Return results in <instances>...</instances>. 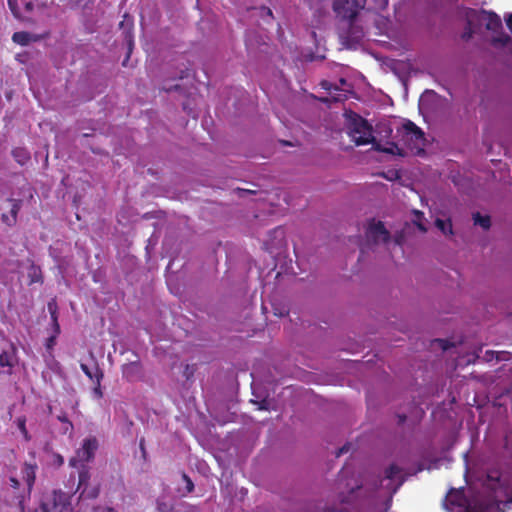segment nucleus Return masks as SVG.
I'll use <instances>...</instances> for the list:
<instances>
[{"mask_svg": "<svg viewBox=\"0 0 512 512\" xmlns=\"http://www.w3.org/2000/svg\"><path fill=\"white\" fill-rule=\"evenodd\" d=\"M473 220L475 225H479L485 230L491 226V219L488 215L482 216L479 212H476L473 214Z\"/></svg>", "mask_w": 512, "mask_h": 512, "instance_id": "obj_18", "label": "nucleus"}, {"mask_svg": "<svg viewBox=\"0 0 512 512\" xmlns=\"http://www.w3.org/2000/svg\"><path fill=\"white\" fill-rule=\"evenodd\" d=\"M505 507L512 505V491L508 493L507 500L503 503Z\"/></svg>", "mask_w": 512, "mask_h": 512, "instance_id": "obj_34", "label": "nucleus"}, {"mask_svg": "<svg viewBox=\"0 0 512 512\" xmlns=\"http://www.w3.org/2000/svg\"><path fill=\"white\" fill-rule=\"evenodd\" d=\"M401 472V469L396 464H391L385 470V479L392 481Z\"/></svg>", "mask_w": 512, "mask_h": 512, "instance_id": "obj_25", "label": "nucleus"}, {"mask_svg": "<svg viewBox=\"0 0 512 512\" xmlns=\"http://www.w3.org/2000/svg\"><path fill=\"white\" fill-rule=\"evenodd\" d=\"M506 25L512 31V14H509L506 18Z\"/></svg>", "mask_w": 512, "mask_h": 512, "instance_id": "obj_35", "label": "nucleus"}, {"mask_svg": "<svg viewBox=\"0 0 512 512\" xmlns=\"http://www.w3.org/2000/svg\"><path fill=\"white\" fill-rule=\"evenodd\" d=\"M142 367L139 361L123 365L122 374L128 381H134L141 375Z\"/></svg>", "mask_w": 512, "mask_h": 512, "instance_id": "obj_6", "label": "nucleus"}, {"mask_svg": "<svg viewBox=\"0 0 512 512\" xmlns=\"http://www.w3.org/2000/svg\"><path fill=\"white\" fill-rule=\"evenodd\" d=\"M348 451H349V448H348L346 445H344L343 447H341V448L338 450V452H337V456H339V455H341V454H343V453H347Z\"/></svg>", "mask_w": 512, "mask_h": 512, "instance_id": "obj_38", "label": "nucleus"}, {"mask_svg": "<svg viewBox=\"0 0 512 512\" xmlns=\"http://www.w3.org/2000/svg\"><path fill=\"white\" fill-rule=\"evenodd\" d=\"M424 132L412 121H407L402 126V141L411 149L422 151L424 144Z\"/></svg>", "mask_w": 512, "mask_h": 512, "instance_id": "obj_3", "label": "nucleus"}, {"mask_svg": "<svg viewBox=\"0 0 512 512\" xmlns=\"http://www.w3.org/2000/svg\"><path fill=\"white\" fill-rule=\"evenodd\" d=\"M503 450L507 456L512 457V428L504 436Z\"/></svg>", "mask_w": 512, "mask_h": 512, "instance_id": "obj_20", "label": "nucleus"}, {"mask_svg": "<svg viewBox=\"0 0 512 512\" xmlns=\"http://www.w3.org/2000/svg\"><path fill=\"white\" fill-rule=\"evenodd\" d=\"M39 39H40V36L31 34L29 32H25V31L15 32L12 35L13 42H15L21 46H26L30 42H35V41H38Z\"/></svg>", "mask_w": 512, "mask_h": 512, "instance_id": "obj_11", "label": "nucleus"}, {"mask_svg": "<svg viewBox=\"0 0 512 512\" xmlns=\"http://www.w3.org/2000/svg\"><path fill=\"white\" fill-rule=\"evenodd\" d=\"M48 409H49V412L51 413L52 412V407L49 406Z\"/></svg>", "mask_w": 512, "mask_h": 512, "instance_id": "obj_53", "label": "nucleus"}, {"mask_svg": "<svg viewBox=\"0 0 512 512\" xmlns=\"http://www.w3.org/2000/svg\"><path fill=\"white\" fill-rule=\"evenodd\" d=\"M366 236L368 239L377 243L378 241H382L387 243L390 240V233L385 228L382 221L371 220L368 224V228L366 231Z\"/></svg>", "mask_w": 512, "mask_h": 512, "instance_id": "obj_5", "label": "nucleus"}, {"mask_svg": "<svg viewBox=\"0 0 512 512\" xmlns=\"http://www.w3.org/2000/svg\"><path fill=\"white\" fill-rule=\"evenodd\" d=\"M22 473H23V479L25 480V482L28 486V490L30 492L35 483V479H36V466L25 463V465L22 469Z\"/></svg>", "mask_w": 512, "mask_h": 512, "instance_id": "obj_13", "label": "nucleus"}, {"mask_svg": "<svg viewBox=\"0 0 512 512\" xmlns=\"http://www.w3.org/2000/svg\"><path fill=\"white\" fill-rule=\"evenodd\" d=\"M12 156L20 165H24L30 160V154L25 148L13 149Z\"/></svg>", "mask_w": 512, "mask_h": 512, "instance_id": "obj_15", "label": "nucleus"}, {"mask_svg": "<svg viewBox=\"0 0 512 512\" xmlns=\"http://www.w3.org/2000/svg\"><path fill=\"white\" fill-rule=\"evenodd\" d=\"M416 225H417L419 230H421L423 232H426L427 229H426V227L422 223L418 222V223H416Z\"/></svg>", "mask_w": 512, "mask_h": 512, "instance_id": "obj_42", "label": "nucleus"}, {"mask_svg": "<svg viewBox=\"0 0 512 512\" xmlns=\"http://www.w3.org/2000/svg\"><path fill=\"white\" fill-rule=\"evenodd\" d=\"M103 378L104 377H102V375L99 373L96 376V381L93 382L94 383L93 394L97 399H101L103 397V392H102V388H101V382H102Z\"/></svg>", "mask_w": 512, "mask_h": 512, "instance_id": "obj_26", "label": "nucleus"}, {"mask_svg": "<svg viewBox=\"0 0 512 512\" xmlns=\"http://www.w3.org/2000/svg\"><path fill=\"white\" fill-rule=\"evenodd\" d=\"M381 483H382V480L377 481L373 491H376L378 489V487H379V484H381Z\"/></svg>", "mask_w": 512, "mask_h": 512, "instance_id": "obj_46", "label": "nucleus"}, {"mask_svg": "<svg viewBox=\"0 0 512 512\" xmlns=\"http://www.w3.org/2000/svg\"><path fill=\"white\" fill-rule=\"evenodd\" d=\"M16 363V348L11 345L9 351H3L0 354V366L12 369Z\"/></svg>", "mask_w": 512, "mask_h": 512, "instance_id": "obj_12", "label": "nucleus"}, {"mask_svg": "<svg viewBox=\"0 0 512 512\" xmlns=\"http://www.w3.org/2000/svg\"><path fill=\"white\" fill-rule=\"evenodd\" d=\"M399 423L402 424L406 421V415H398Z\"/></svg>", "mask_w": 512, "mask_h": 512, "instance_id": "obj_44", "label": "nucleus"}, {"mask_svg": "<svg viewBox=\"0 0 512 512\" xmlns=\"http://www.w3.org/2000/svg\"><path fill=\"white\" fill-rule=\"evenodd\" d=\"M263 11H265V13L269 16V17H273V13L271 11L270 8H267V7H263L262 8Z\"/></svg>", "mask_w": 512, "mask_h": 512, "instance_id": "obj_40", "label": "nucleus"}, {"mask_svg": "<svg viewBox=\"0 0 512 512\" xmlns=\"http://www.w3.org/2000/svg\"><path fill=\"white\" fill-rule=\"evenodd\" d=\"M90 479V473L89 469L84 466L82 470L79 472V482H78V489H81L84 486H87L89 484Z\"/></svg>", "mask_w": 512, "mask_h": 512, "instance_id": "obj_24", "label": "nucleus"}, {"mask_svg": "<svg viewBox=\"0 0 512 512\" xmlns=\"http://www.w3.org/2000/svg\"><path fill=\"white\" fill-rule=\"evenodd\" d=\"M28 277L30 279V284L43 282L42 271L40 267L36 266L35 264L30 266Z\"/></svg>", "mask_w": 512, "mask_h": 512, "instance_id": "obj_16", "label": "nucleus"}, {"mask_svg": "<svg viewBox=\"0 0 512 512\" xmlns=\"http://www.w3.org/2000/svg\"><path fill=\"white\" fill-rule=\"evenodd\" d=\"M98 449V441L95 437H89L83 440L82 446L76 451V458L70 459V465L76 466L78 461L90 462Z\"/></svg>", "mask_w": 512, "mask_h": 512, "instance_id": "obj_4", "label": "nucleus"}, {"mask_svg": "<svg viewBox=\"0 0 512 512\" xmlns=\"http://www.w3.org/2000/svg\"><path fill=\"white\" fill-rule=\"evenodd\" d=\"M372 144H373L374 150H376V151L391 154V155L404 156L403 149L398 147V145L395 142H387L385 145H382L381 143L374 140Z\"/></svg>", "mask_w": 512, "mask_h": 512, "instance_id": "obj_8", "label": "nucleus"}, {"mask_svg": "<svg viewBox=\"0 0 512 512\" xmlns=\"http://www.w3.org/2000/svg\"><path fill=\"white\" fill-rule=\"evenodd\" d=\"M107 512H117V511H115L113 508H108Z\"/></svg>", "mask_w": 512, "mask_h": 512, "instance_id": "obj_49", "label": "nucleus"}, {"mask_svg": "<svg viewBox=\"0 0 512 512\" xmlns=\"http://www.w3.org/2000/svg\"><path fill=\"white\" fill-rule=\"evenodd\" d=\"M401 485V482L398 483L396 486H393V487H389V490L391 491V493H396L397 489L399 488V486Z\"/></svg>", "mask_w": 512, "mask_h": 512, "instance_id": "obj_41", "label": "nucleus"}, {"mask_svg": "<svg viewBox=\"0 0 512 512\" xmlns=\"http://www.w3.org/2000/svg\"><path fill=\"white\" fill-rule=\"evenodd\" d=\"M11 482H12V486H13L14 488H17V487H18L19 482H18V480H17V479H15V478H11Z\"/></svg>", "mask_w": 512, "mask_h": 512, "instance_id": "obj_45", "label": "nucleus"}, {"mask_svg": "<svg viewBox=\"0 0 512 512\" xmlns=\"http://www.w3.org/2000/svg\"><path fill=\"white\" fill-rule=\"evenodd\" d=\"M462 500V494L460 491L451 489L446 496V502L456 506H462L460 501Z\"/></svg>", "mask_w": 512, "mask_h": 512, "instance_id": "obj_21", "label": "nucleus"}, {"mask_svg": "<svg viewBox=\"0 0 512 512\" xmlns=\"http://www.w3.org/2000/svg\"><path fill=\"white\" fill-rule=\"evenodd\" d=\"M139 447L141 449V452L143 454V456L145 457V454H146V449H145V439L144 438H141L140 441H139Z\"/></svg>", "mask_w": 512, "mask_h": 512, "instance_id": "obj_33", "label": "nucleus"}, {"mask_svg": "<svg viewBox=\"0 0 512 512\" xmlns=\"http://www.w3.org/2000/svg\"><path fill=\"white\" fill-rule=\"evenodd\" d=\"M264 402H265V401H263V402H262V404H261V406H260V409H266V406H264Z\"/></svg>", "mask_w": 512, "mask_h": 512, "instance_id": "obj_48", "label": "nucleus"}, {"mask_svg": "<svg viewBox=\"0 0 512 512\" xmlns=\"http://www.w3.org/2000/svg\"><path fill=\"white\" fill-rule=\"evenodd\" d=\"M47 307H48V311L50 313L51 320H52V323L54 326V331L56 332V334H59L60 326L58 323V313H57L58 307H57L56 301L55 300L49 301Z\"/></svg>", "mask_w": 512, "mask_h": 512, "instance_id": "obj_14", "label": "nucleus"}, {"mask_svg": "<svg viewBox=\"0 0 512 512\" xmlns=\"http://www.w3.org/2000/svg\"><path fill=\"white\" fill-rule=\"evenodd\" d=\"M81 489L80 498L95 499L98 497L100 492L98 486L89 487V484Z\"/></svg>", "mask_w": 512, "mask_h": 512, "instance_id": "obj_17", "label": "nucleus"}, {"mask_svg": "<svg viewBox=\"0 0 512 512\" xmlns=\"http://www.w3.org/2000/svg\"><path fill=\"white\" fill-rule=\"evenodd\" d=\"M74 429H68V425L67 424H63V427H62V432L63 434H72Z\"/></svg>", "mask_w": 512, "mask_h": 512, "instance_id": "obj_36", "label": "nucleus"}, {"mask_svg": "<svg viewBox=\"0 0 512 512\" xmlns=\"http://www.w3.org/2000/svg\"><path fill=\"white\" fill-rule=\"evenodd\" d=\"M12 201V207H11V215H12V222L15 223L17 219V214L20 210V201L19 200H11Z\"/></svg>", "mask_w": 512, "mask_h": 512, "instance_id": "obj_28", "label": "nucleus"}, {"mask_svg": "<svg viewBox=\"0 0 512 512\" xmlns=\"http://www.w3.org/2000/svg\"><path fill=\"white\" fill-rule=\"evenodd\" d=\"M348 134L357 146L373 143L372 126L360 115L350 112L347 115Z\"/></svg>", "mask_w": 512, "mask_h": 512, "instance_id": "obj_1", "label": "nucleus"}, {"mask_svg": "<svg viewBox=\"0 0 512 512\" xmlns=\"http://www.w3.org/2000/svg\"><path fill=\"white\" fill-rule=\"evenodd\" d=\"M321 87L323 89H325V90L331 91L332 88H333V85L330 82H328V81H322L321 82Z\"/></svg>", "mask_w": 512, "mask_h": 512, "instance_id": "obj_32", "label": "nucleus"}, {"mask_svg": "<svg viewBox=\"0 0 512 512\" xmlns=\"http://www.w3.org/2000/svg\"><path fill=\"white\" fill-rule=\"evenodd\" d=\"M283 144H284V145H290V143H289V142H287V141H283Z\"/></svg>", "mask_w": 512, "mask_h": 512, "instance_id": "obj_50", "label": "nucleus"}, {"mask_svg": "<svg viewBox=\"0 0 512 512\" xmlns=\"http://www.w3.org/2000/svg\"><path fill=\"white\" fill-rule=\"evenodd\" d=\"M435 225L438 229H440L444 234H453L452 231V223L450 220H442V219H436Z\"/></svg>", "mask_w": 512, "mask_h": 512, "instance_id": "obj_23", "label": "nucleus"}, {"mask_svg": "<svg viewBox=\"0 0 512 512\" xmlns=\"http://www.w3.org/2000/svg\"><path fill=\"white\" fill-rule=\"evenodd\" d=\"M21 511H22V512H25V510H24V506H23V505H21Z\"/></svg>", "mask_w": 512, "mask_h": 512, "instance_id": "obj_52", "label": "nucleus"}, {"mask_svg": "<svg viewBox=\"0 0 512 512\" xmlns=\"http://www.w3.org/2000/svg\"><path fill=\"white\" fill-rule=\"evenodd\" d=\"M362 489H363L362 486H357L356 489H352L351 492H350L351 497H353L354 495L358 494L360 491H362Z\"/></svg>", "mask_w": 512, "mask_h": 512, "instance_id": "obj_37", "label": "nucleus"}, {"mask_svg": "<svg viewBox=\"0 0 512 512\" xmlns=\"http://www.w3.org/2000/svg\"><path fill=\"white\" fill-rule=\"evenodd\" d=\"M482 14L486 16L485 27L487 30L498 32L502 29L501 19L495 12L482 10Z\"/></svg>", "mask_w": 512, "mask_h": 512, "instance_id": "obj_7", "label": "nucleus"}, {"mask_svg": "<svg viewBox=\"0 0 512 512\" xmlns=\"http://www.w3.org/2000/svg\"><path fill=\"white\" fill-rule=\"evenodd\" d=\"M348 5H349L348 0H340V1H336L333 4V8H334L335 12H337L338 14H341L342 9L347 7L345 13L343 14V17L348 19L352 23L357 17V11L349 8Z\"/></svg>", "mask_w": 512, "mask_h": 512, "instance_id": "obj_9", "label": "nucleus"}, {"mask_svg": "<svg viewBox=\"0 0 512 512\" xmlns=\"http://www.w3.org/2000/svg\"><path fill=\"white\" fill-rule=\"evenodd\" d=\"M15 422H16L17 427L20 430L21 434L23 435V438L25 439V441H27V442L30 441L31 436L26 428V417L20 416L16 419Z\"/></svg>", "mask_w": 512, "mask_h": 512, "instance_id": "obj_19", "label": "nucleus"}, {"mask_svg": "<svg viewBox=\"0 0 512 512\" xmlns=\"http://www.w3.org/2000/svg\"><path fill=\"white\" fill-rule=\"evenodd\" d=\"M9 9L11 10L12 14L16 17H20V11L18 7V0H7Z\"/></svg>", "mask_w": 512, "mask_h": 512, "instance_id": "obj_27", "label": "nucleus"}, {"mask_svg": "<svg viewBox=\"0 0 512 512\" xmlns=\"http://www.w3.org/2000/svg\"><path fill=\"white\" fill-rule=\"evenodd\" d=\"M496 509V506L493 504V505H490L488 510L491 511V512H494Z\"/></svg>", "mask_w": 512, "mask_h": 512, "instance_id": "obj_47", "label": "nucleus"}, {"mask_svg": "<svg viewBox=\"0 0 512 512\" xmlns=\"http://www.w3.org/2000/svg\"><path fill=\"white\" fill-rule=\"evenodd\" d=\"M510 42V36L504 32H500L497 36H494L491 40L494 46H506Z\"/></svg>", "mask_w": 512, "mask_h": 512, "instance_id": "obj_22", "label": "nucleus"}, {"mask_svg": "<svg viewBox=\"0 0 512 512\" xmlns=\"http://www.w3.org/2000/svg\"><path fill=\"white\" fill-rule=\"evenodd\" d=\"M183 479L186 482V490L188 493H191L194 490V484L190 477L186 474H183Z\"/></svg>", "mask_w": 512, "mask_h": 512, "instance_id": "obj_30", "label": "nucleus"}, {"mask_svg": "<svg viewBox=\"0 0 512 512\" xmlns=\"http://www.w3.org/2000/svg\"><path fill=\"white\" fill-rule=\"evenodd\" d=\"M73 495L61 490H54L43 497L40 508L42 512H72Z\"/></svg>", "mask_w": 512, "mask_h": 512, "instance_id": "obj_2", "label": "nucleus"}, {"mask_svg": "<svg viewBox=\"0 0 512 512\" xmlns=\"http://www.w3.org/2000/svg\"><path fill=\"white\" fill-rule=\"evenodd\" d=\"M25 8L27 11H32L33 10V4L31 2H27L25 4Z\"/></svg>", "mask_w": 512, "mask_h": 512, "instance_id": "obj_43", "label": "nucleus"}, {"mask_svg": "<svg viewBox=\"0 0 512 512\" xmlns=\"http://www.w3.org/2000/svg\"><path fill=\"white\" fill-rule=\"evenodd\" d=\"M57 419L63 423L68 425V429H74L72 422L68 419L67 414L65 412H61L57 415Z\"/></svg>", "mask_w": 512, "mask_h": 512, "instance_id": "obj_29", "label": "nucleus"}, {"mask_svg": "<svg viewBox=\"0 0 512 512\" xmlns=\"http://www.w3.org/2000/svg\"><path fill=\"white\" fill-rule=\"evenodd\" d=\"M91 357L93 359V367L90 368L87 364L85 363H81L80 364V368L82 370V372L92 381V382H95L96 381V376L100 373L102 375V377H104V372L103 370L99 367V364L98 362L95 360L94 356L91 354Z\"/></svg>", "mask_w": 512, "mask_h": 512, "instance_id": "obj_10", "label": "nucleus"}, {"mask_svg": "<svg viewBox=\"0 0 512 512\" xmlns=\"http://www.w3.org/2000/svg\"><path fill=\"white\" fill-rule=\"evenodd\" d=\"M416 213H417V215H423V213L421 211H417Z\"/></svg>", "mask_w": 512, "mask_h": 512, "instance_id": "obj_51", "label": "nucleus"}, {"mask_svg": "<svg viewBox=\"0 0 512 512\" xmlns=\"http://www.w3.org/2000/svg\"><path fill=\"white\" fill-rule=\"evenodd\" d=\"M57 335L58 334L55 333V335L48 338L47 344H46L47 348H51L55 344V339H56Z\"/></svg>", "mask_w": 512, "mask_h": 512, "instance_id": "obj_31", "label": "nucleus"}, {"mask_svg": "<svg viewBox=\"0 0 512 512\" xmlns=\"http://www.w3.org/2000/svg\"><path fill=\"white\" fill-rule=\"evenodd\" d=\"M2 221L4 223H7L8 225L14 224L12 221L11 222L9 221V217L6 214L2 215Z\"/></svg>", "mask_w": 512, "mask_h": 512, "instance_id": "obj_39", "label": "nucleus"}]
</instances>
